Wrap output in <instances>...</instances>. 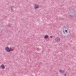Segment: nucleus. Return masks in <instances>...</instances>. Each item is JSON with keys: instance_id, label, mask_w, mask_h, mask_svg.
I'll list each match as a JSON object with an SVG mask.
<instances>
[{"instance_id": "dca6fc26", "label": "nucleus", "mask_w": 76, "mask_h": 76, "mask_svg": "<svg viewBox=\"0 0 76 76\" xmlns=\"http://www.w3.org/2000/svg\"><path fill=\"white\" fill-rule=\"evenodd\" d=\"M61 34H62V33H61Z\"/></svg>"}, {"instance_id": "20e7f679", "label": "nucleus", "mask_w": 76, "mask_h": 76, "mask_svg": "<svg viewBox=\"0 0 76 76\" xmlns=\"http://www.w3.org/2000/svg\"><path fill=\"white\" fill-rule=\"evenodd\" d=\"M1 67L3 69H5V66H4V65L3 64H2L1 66Z\"/></svg>"}, {"instance_id": "423d86ee", "label": "nucleus", "mask_w": 76, "mask_h": 76, "mask_svg": "<svg viewBox=\"0 0 76 76\" xmlns=\"http://www.w3.org/2000/svg\"><path fill=\"white\" fill-rule=\"evenodd\" d=\"M73 15H70V17H71V18H73L74 17V16H75V13H72Z\"/></svg>"}, {"instance_id": "f8f14e48", "label": "nucleus", "mask_w": 76, "mask_h": 76, "mask_svg": "<svg viewBox=\"0 0 76 76\" xmlns=\"http://www.w3.org/2000/svg\"><path fill=\"white\" fill-rule=\"evenodd\" d=\"M50 38H53V37L52 36H50Z\"/></svg>"}, {"instance_id": "9d476101", "label": "nucleus", "mask_w": 76, "mask_h": 76, "mask_svg": "<svg viewBox=\"0 0 76 76\" xmlns=\"http://www.w3.org/2000/svg\"><path fill=\"white\" fill-rule=\"evenodd\" d=\"M8 26H10V24H8Z\"/></svg>"}, {"instance_id": "4468645a", "label": "nucleus", "mask_w": 76, "mask_h": 76, "mask_svg": "<svg viewBox=\"0 0 76 76\" xmlns=\"http://www.w3.org/2000/svg\"><path fill=\"white\" fill-rule=\"evenodd\" d=\"M71 13H72V11H73V10H71Z\"/></svg>"}, {"instance_id": "0eeeda50", "label": "nucleus", "mask_w": 76, "mask_h": 76, "mask_svg": "<svg viewBox=\"0 0 76 76\" xmlns=\"http://www.w3.org/2000/svg\"><path fill=\"white\" fill-rule=\"evenodd\" d=\"M48 35H46L44 37V38L45 39H47V38H48Z\"/></svg>"}, {"instance_id": "ddd939ff", "label": "nucleus", "mask_w": 76, "mask_h": 76, "mask_svg": "<svg viewBox=\"0 0 76 76\" xmlns=\"http://www.w3.org/2000/svg\"><path fill=\"white\" fill-rule=\"evenodd\" d=\"M66 74H64V76H66Z\"/></svg>"}, {"instance_id": "f03ea898", "label": "nucleus", "mask_w": 76, "mask_h": 76, "mask_svg": "<svg viewBox=\"0 0 76 76\" xmlns=\"http://www.w3.org/2000/svg\"><path fill=\"white\" fill-rule=\"evenodd\" d=\"M55 40L56 42H60L61 39L58 37H57L56 38Z\"/></svg>"}, {"instance_id": "39448f33", "label": "nucleus", "mask_w": 76, "mask_h": 76, "mask_svg": "<svg viewBox=\"0 0 76 76\" xmlns=\"http://www.w3.org/2000/svg\"><path fill=\"white\" fill-rule=\"evenodd\" d=\"M59 72L61 73H64V71L60 70Z\"/></svg>"}, {"instance_id": "2eb2a0df", "label": "nucleus", "mask_w": 76, "mask_h": 76, "mask_svg": "<svg viewBox=\"0 0 76 76\" xmlns=\"http://www.w3.org/2000/svg\"><path fill=\"white\" fill-rule=\"evenodd\" d=\"M65 31L66 32H67V30H66Z\"/></svg>"}, {"instance_id": "1a4fd4ad", "label": "nucleus", "mask_w": 76, "mask_h": 76, "mask_svg": "<svg viewBox=\"0 0 76 76\" xmlns=\"http://www.w3.org/2000/svg\"><path fill=\"white\" fill-rule=\"evenodd\" d=\"M63 33L64 34H65V32H64V30H63Z\"/></svg>"}, {"instance_id": "9b49d317", "label": "nucleus", "mask_w": 76, "mask_h": 76, "mask_svg": "<svg viewBox=\"0 0 76 76\" xmlns=\"http://www.w3.org/2000/svg\"><path fill=\"white\" fill-rule=\"evenodd\" d=\"M10 8L11 9H13V7H11Z\"/></svg>"}, {"instance_id": "7ed1b4c3", "label": "nucleus", "mask_w": 76, "mask_h": 76, "mask_svg": "<svg viewBox=\"0 0 76 76\" xmlns=\"http://www.w3.org/2000/svg\"><path fill=\"white\" fill-rule=\"evenodd\" d=\"M35 9H38V8H39V6H38L37 4L35 5Z\"/></svg>"}, {"instance_id": "f257e3e1", "label": "nucleus", "mask_w": 76, "mask_h": 76, "mask_svg": "<svg viewBox=\"0 0 76 76\" xmlns=\"http://www.w3.org/2000/svg\"><path fill=\"white\" fill-rule=\"evenodd\" d=\"M5 50L6 51H7V52H10V51L12 52V51H13V49H12V48H8V47H7L6 48H5Z\"/></svg>"}, {"instance_id": "6e6552de", "label": "nucleus", "mask_w": 76, "mask_h": 76, "mask_svg": "<svg viewBox=\"0 0 76 76\" xmlns=\"http://www.w3.org/2000/svg\"><path fill=\"white\" fill-rule=\"evenodd\" d=\"M70 37V34H68V35H66V36H64V37H67V38H69Z\"/></svg>"}]
</instances>
